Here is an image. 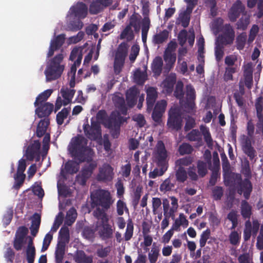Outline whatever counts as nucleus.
I'll use <instances>...</instances> for the list:
<instances>
[{
  "label": "nucleus",
  "instance_id": "nucleus-30",
  "mask_svg": "<svg viewBox=\"0 0 263 263\" xmlns=\"http://www.w3.org/2000/svg\"><path fill=\"white\" fill-rule=\"evenodd\" d=\"M41 215L35 213L32 216V219L31 221V225L30 227L31 231V234L32 236H35L38 233L40 226L41 224Z\"/></svg>",
  "mask_w": 263,
  "mask_h": 263
},
{
  "label": "nucleus",
  "instance_id": "nucleus-64",
  "mask_svg": "<svg viewBox=\"0 0 263 263\" xmlns=\"http://www.w3.org/2000/svg\"><path fill=\"white\" fill-rule=\"evenodd\" d=\"M13 210L12 208L8 209L3 218V224L5 227L10 224L13 218Z\"/></svg>",
  "mask_w": 263,
  "mask_h": 263
},
{
  "label": "nucleus",
  "instance_id": "nucleus-61",
  "mask_svg": "<svg viewBox=\"0 0 263 263\" xmlns=\"http://www.w3.org/2000/svg\"><path fill=\"white\" fill-rule=\"evenodd\" d=\"M134 231V224L132 220H129L127 224L125 233H124V239L125 241L129 240L133 237Z\"/></svg>",
  "mask_w": 263,
  "mask_h": 263
},
{
  "label": "nucleus",
  "instance_id": "nucleus-26",
  "mask_svg": "<svg viewBox=\"0 0 263 263\" xmlns=\"http://www.w3.org/2000/svg\"><path fill=\"white\" fill-rule=\"evenodd\" d=\"M73 259L77 263H92L93 262V256H87L83 250H77Z\"/></svg>",
  "mask_w": 263,
  "mask_h": 263
},
{
  "label": "nucleus",
  "instance_id": "nucleus-41",
  "mask_svg": "<svg viewBox=\"0 0 263 263\" xmlns=\"http://www.w3.org/2000/svg\"><path fill=\"white\" fill-rule=\"evenodd\" d=\"M147 73L146 71H142L140 69H137L134 73V79L135 82L138 85H143L147 80Z\"/></svg>",
  "mask_w": 263,
  "mask_h": 263
},
{
  "label": "nucleus",
  "instance_id": "nucleus-11",
  "mask_svg": "<svg viewBox=\"0 0 263 263\" xmlns=\"http://www.w3.org/2000/svg\"><path fill=\"white\" fill-rule=\"evenodd\" d=\"M196 92L191 85L186 86V98L182 104L184 111L187 113L194 114L195 112Z\"/></svg>",
  "mask_w": 263,
  "mask_h": 263
},
{
  "label": "nucleus",
  "instance_id": "nucleus-5",
  "mask_svg": "<svg viewBox=\"0 0 263 263\" xmlns=\"http://www.w3.org/2000/svg\"><path fill=\"white\" fill-rule=\"evenodd\" d=\"M125 122H126V118L122 116L120 112L114 111L105 120L104 126L111 130V135L115 138H118L120 126Z\"/></svg>",
  "mask_w": 263,
  "mask_h": 263
},
{
  "label": "nucleus",
  "instance_id": "nucleus-28",
  "mask_svg": "<svg viewBox=\"0 0 263 263\" xmlns=\"http://www.w3.org/2000/svg\"><path fill=\"white\" fill-rule=\"evenodd\" d=\"M163 65V63L161 57L157 56L153 60L151 68L154 76L158 77L161 74Z\"/></svg>",
  "mask_w": 263,
  "mask_h": 263
},
{
  "label": "nucleus",
  "instance_id": "nucleus-21",
  "mask_svg": "<svg viewBox=\"0 0 263 263\" xmlns=\"http://www.w3.org/2000/svg\"><path fill=\"white\" fill-rule=\"evenodd\" d=\"M41 143L39 140H34L32 143L30 144L26 151L25 156L29 161H32L36 156V154L40 153Z\"/></svg>",
  "mask_w": 263,
  "mask_h": 263
},
{
  "label": "nucleus",
  "instance_id": "nucleus-59",
  "mask_svg": "<svg viewBox=\"0 0 263 263\" xmlns=\"http://www.w3.org/2000/svg\"><path fill=\"white\" fill-rule=\"evenodd\" d=\"M142 188L140 186H137L134 193V196L132 200V205L135 209L137 207L139 204V200L141 196Z\"/></svg>",
  "mask_w": 263,
  "mask_h": 263
},
{
  "label": "nucleus",
  "instance_id": "nucleus-2",
  "mask_svg": "<svg viewBox=\"0 0 263 263\" xmlns=\"http://www.w3.org/2000/svg\"><path fill=\"white\" fill-rule=\"evenodd\" d=\"M87 144V140L83 136H78L72 139L69 151L71 156L79 162H84L88 160L86 153L91 155V149Z\"/></svg>",
  "mask_w": 263,
  "mask_h": 263
},
{
  "label": "nucleus",
  "instance_id": "nucleus-6",
  "mask_svg": "<svg viewBox=\"0 0 263 263\" xmlns=\"http://www.w3.org/2000/svg\"><path fill=\"white\" fill-rule=\"evenodd\" d=\"M200 130V132L197 129H192L187 134V139L190 141L200 143L202 141V135H203L204 140L208 146H212L213 145V139L209 128L204 125H201Z\"/></svg>",
  "mask_w": 263,
  "mask_h": 263
},
{
  "label": "nucleus",
  "instance_id": "nucleus-1",
  "mask_svg": "<svg viewBox=\"0 0 263 263\" xmlns=\"http://www.w3.org/2000/svg\"><path fill=\"white\" fill-rule=\"evenodd\" d=\"M91 199L92 207H96L93 212V216L103 222L108 221L109 219L106 211L110 209L114 202L110 192L104 189L96 190L91 194Z\"/></svg>",
  "mask_w": 263,
  "mask_h": 263
},
{
  "label": "nucleus",
  "instance_id": "nucleus-51",
  "mask_svg": "<svg viewBox=\"0 0 263 263\" xmlns=\"http://www.w3.org/2000/svg\"><path fill=\"white\" fill-rule=\"evenodd\" d=\"M237 67L227 66L223 74V79L225 82L233 80V74L237 72Z\"/></svg>",
  "mask_w": 263,
  "mask_h": 263
},
{
  "label": "nucleus",
  "instance_id": "nucleus-23",
  "mask_svg": "<svg viewBox=\"0 0 263 263\" xmlns=\"http://www.w3.org/2000/svg\"><path fill=\"white\" fill-rule=\"evenodd\" d=\"M193 10V7L192 5L187 6L186 9L179 14L178 20L181 23V25L184 28L188 27L191 18V14Z\"/></svg>",
  "mask_w": 263,
  "mask_h": 263
},
{
  "label": "nucleus",
  "instance_id": "nucleus-62",
  "mask_svg": "<svg viewBox=\"0 0 263 263\" xmlns=\"http://www.w3.org/2000/svg\"><path fill=\"white\" fill-rule=\"evenodd\" d=\"M183 84L181 81H178L176 85L175 89L174 92L175 97L178 99L183 98L184 92L183 90Z\"/></svg>",
  "mask_w": 263,
  "mask_h": 263
},
{
  "label": "nucleus",
  "instance_id": "nucleus-46",
  "mask_svg": "<svg viewBox=\"0 0 263 263\" xmlns=\"http://www.w3.org/2000/svg\"><path fill=\"white\" fill-rule=\"evenodd\" d=\"M176 181L179 183H184L187 178V172L184 167H179L175 172Z\"/></svg>",
  "mask_w": 263,
  "mask_h": 263
},
{
  "label": "nucleus",
  "instance_id": "nucleus-56",
  "mask_svg": "<svg viewBox=\"0 0 263 263\" xmlns=\"http://www.w3.org/2000/svg\"><path fill=\"white\" fill-rule=\"evenodd\" d=\"M241 235L236 231H233L229 236L230 243L233 246H238L240 241Z\"/></svg>",
  "mask_w": 263,
  "mask_h": 263
},
{
  "label": "nucleus",
  "instance_id": "nucleus-63",
  "mask_svg": "<svg viewBox=\"0 0 263 263\" xmlns=\"http://www.w3.org/2000/svg\"><path fill=\"white\" fill-rule=\"evenodd\" d=\"M193 162L191 157L188 156L177 160L175 162L176 165L179 167L187 166Z\"/></svg>",
  "mask_w": 263,
  "mask_h": 263
},
{
  "label": "nucleus",
  "instance_id": "nucleus-31",
  "mask_svg": "<svg viewBox=\"0 0 263 263\" xmlns=\"http://www.w3.org/2000/svg\"><path fill=\"white\" fill-rule=\"evenodd\" d=\"M255 107L257 112V117L258 118V122L257 123V131L261 132L263 135V108L262 104L259 102H257L255 104Z\"/></svg>",
  "mask_w": 263,
  "mask_h": 263
},
{
  "label": "nucleus",
  "instance_id": "nucleus-53",
  "mask_svg": "<svg viewBox=\"0 0 263 263\" xmlns=\"http://www.w3.org/2000/svg\"><path fill=\"white\" fill-rule=\"evenodd\" d=\"M148 10H144L143 14L144 15L143 18L141 21V30L142 31H147L148 30L151 26V21L148 16Z\"/></svg>",
  "mask_w": 263,
  "mask_h": 263
},
{
  "label": "nucleus",
  "instance_id": "nucleus-14",
  "mask_svg": "<svg viewBox=\"0 0 263 263\" xmlns=\"http://www.w3.org/2000/svg\"><path fill=\"white\" fill-rule=\"evenodd\" d=\"M245 7L240 0L236 1L230 9L228 16L231 22H235L241 14H246Z\"/></svg>",
  "mask_w": 263,
  "mask_h": 263
},
{
  "label": "nucleus",
  "instance_id": "nucleus-55",
  "mask_svg": "<svg viewBox=\"0 0 263 263\" xmlns=\"http://www.w3.org/2000/svg\"><path fill=\"white\" fill-rule=\"evenodd\" d=\"M175 186V183L172 182L170 178L166 179L160 185V190L163 192L171 191Z\"/></svg>",
  "mask_w": 263,
  "mask_h": 263
},
{
  "label": "nucleus",
  "instance_id": "nucleus-17",
  "mask_svg": "<svg viewBox=\"0 0 263 263\" xmlns=\"http://www.w3.org/2000/svg\"><path fill=\"white\" fill-rule=\"evenodd\" d=\"M65 39V34H61L55 36L53 40L51 41L49 51L47 54L48 58L52 57L54 51L59 50L63 46Z\"/></svg>",
  "mask_w": 263,
  "mask_h": 263
},
{
  "label": "nucleus",
  "instance_id": "nucleus-4",
  "mask_svg": "<svg viewBox=\"0 0 263 263\" xmlns=\"http://www.w3.org/2000/svg\"><path fill=\"white\" fill-rule=\"evenodd\" d=\"M171 200V207H170V201L164 198L162 200L163 210L164 218L161 223V227L162 230L165 229L169 224V218H175V213L178 208V199L175 196L170 197Z\"/></svg>",
  "mask_w": 263,
  "mask_h": 263
},
{
  "label": "nucleus",
  "instance_id": "nucleus-39",
  "mask_svg": "<svg viewBox=\"0 0 263 263\" xmlns=\"http://www.w3.org/2000/svg\"><path fill=\"white\" fill-rule=\"evenodd\" d=\"M141 16L136 12H134L129 17V24L127 25L129 27H133L134 30L137 32L140 30V22Z\"/></svg>",
  "mask_w": 263,
  "mask_h": 263
},
{
  "label": "nucleus",
  "instance_id": "nucleus-25",
  "mask_svg": "<svg viewBox=\"0 0 263 263\" xmlns=\"http://www.w3.org/2000/svg\"><path fill=\"white\" fill-rule=\"evenodd\" d=\"M112 99L115 106L118 109V111L123 115H126L127 107L124 98L118 95H115Z\"/></svg>",
  "mask_w": 263,
  "mask_h": 263
},
{
  "label": "nucleus",
  "instance_id": "nucleus-38",
  "mask_svg": "<svg viewBox=\"0 0 263 263\" xmlns=\"http://www.w3.org/2000/svg\"><path fill=\"white\" fill-rule=\"evenodd\" d=\"M52 89H47L40 93L36 98L35 101L34 103L35 107L42 105L43 103H46L45 102L48 98L51 96L52 93Z\"/></svg>",
  "mask_w": 263,
  "mask_h": 263
},
{
  "label": "nucleus",
  "instance_id": "nucleus-10",
  "mask_svg": "<svg viewBox=\"0 0 263 263\" xmlns=\"http://www.w3.org/2000/svg\"><path fill=\"white\" fill-rule=\"evenodd\" d=\"M127 55V46L125 43H121L118 46L115 54L114 68L115 72L119 73L123 66L125 59Z\"/></svg>",
  "mask_w": 263,
  "mask_h": 263
},
{
  "label": "nucleus",
  "instance_id": "nucleus-20",
  "mask_svg": "<svg viewBox=\"0 0 263 263\" xmlns=\"http://www.w3.org/2000/svg\"><path fill=\"white\" fill-rule=\"evenodd\" d=\"M158 97L157 89L153 87H149L146 90V104L147 111L151 112L153 109L156 100Z\"/></svg>",
  "mask_w": 263,
  "mask_h": 263
},
{
  "label": "nucleus",
  "instance_id": "nucleus-15",
  "mask_svg": "<svg viewBox=\"0 0 263 263\" xmlns=\"http://www.w3.org/2000/svg\"><path fill=\"white\" fill-rule=\"evenodd\" d=\"M250 137L242 135L240 138V143L242 149L244 153L247 155L250 160H252L255 156L256 151L252 146L251 139Z\"/></svg>",
  "mask_w": 263,
  "mask_h": 263
},
{
  "label": "nucleus",
  "instance_id": "nucleus-18",
  "mask_svg": "<svg viewBox=\"0 0 263 263\" xmlns=\"http://www.w3.org/2000/svg\"><path fill=\"white\" fill-rule=\"evenodd\" d=\"M70 11L71 14L79 18H85L88 11V8L86 5L83 2H79L76 5L72 6Z\"/></svg>",
  "mask_w": 263,
  "mask_h": 263
},
{
  "label": "nucleus",
  "instance_id": "nucleus-60",
  "mask_svg": "<svg viewBox=\"0 0 263 263\" xmlns=\"http://www.w3.org/2000/svg\"><path fill=\"white\" fill-rule=\"evenodd\" d=\"M197 172L200 177H204L208 173L206 163L202 161H198L197 162Z\"/></svg>",
  "mask_w": 263,
  "mask_h": 263
},
{
  "label": "nucleus",
  "instance_id": "nucleus-34",
  "mask_svg": "<svg viewBox=\"0 0 263 263\" xmlns=\"http://www.w3.org/2000/svg\"><path fill=\"white\" fill-rule=\"evenodd\" d=\"M75 161L70 160L65 163L64 169L67 174H73L77 173L79 170V163Z\"/></svg>",
  "mask_w": 263,
  "mask_h": 263
},
{
  "label": "nucleus",
  "instance_id": "nucleus-42",
  "mask_svg": "<svg viewBox=\"0 0 263 263\" xmlns=\"http://www.w3.org/2000/svg\"><path fill=\"white\" fill-rule=\"evenodd\" d=\"M65 246L57 244L55 251V263H62L65 253Z\"/></svg>",
  "mask_w": 263,
  "mask_h": 263
},
{
  "label": "nucleus",
  "instance_id": "nucleus-29",
  "mask_svg": "<svg viewBox=\"0 0 263 263\" xmlns=\"http://www.w3.org/2000/svg\"><path fill=\"white\" fill-rule=\"evenodd\" d=\"M102 228L99 231V234L102 239L105 240L111 238L113 234V230L112 229L111 226L108 223V221L103 222Z\"/></svg>",
  "mask_w": 263,
  "mask_h": 263
},
{
  "label": "nucleus",
  "instance_id": "nucleus-35",
  "mask_svg": "<svg viewBox=\"0 0 263 263\" xmlns=\"http://www.w3.org/2000/svg\"><path fill=\"white\" fill-rule=\"evenodd\" d=\"M250 23V16L245 14L236 22V28L237 30L245 31L247 29Z\"/></svg>",
  "mask_w": 263,
  "mask_h": 263
},
{
  "label": "nucleus",
  "instance_id": "nucleus-50",
  "mask_svg": "<svg viewBox=\"0 0 263 263\" xmlns=\"http://www.w3.org/2000/svg\"><path fill=\"white\" fill-rule=\"evenodd\" d=\"M247 39V33L245 32H243L237 35L236 39V45L237 49L240 50L244 48Z\"/></svg>",
  "mask_w": 263,
  "mask_h": 263
},
{
  "label": "nucleus",
  "instance_id": "nucleus-32",
  "mask_svg": "<svg viewBox=\"0 0 263 263\" xmlns=\"http://www.w3.org/2000/svg\"><path fill=\"white\" fill-rule=\"evenodd\" d=\"M59 241L58 245L66 246L69 241V230L68 227H63L59 232Z\"/></svg>",
  "mask_w": 263,
  "mask_h": 263
},
{
  "label": "nucleus",
  "instance_id": "nucleus-3",
  "mask_svg": "<svg viewBox=\"0 0 263 263\" xmlns=\"http://www.w3.org/2000/svg\"><path fill=\"white\" fill-rule=\"evenodd\" d=\"M63 59V54L60 53L49 60L45 70L47 82H51L61 77L65 68V65L62 64Z\"/></svg>",
  "mask_w": 263,
  "mask_h": 263
},
{
  "label": "nucleus",
  "instance_id": "nucleus-16",
  "mask_svg": "<svg viewBox=\"0 0 263 263\" xmlns=\"http://www.w3.org/2000/svg\"><path fill=\"white\" fill-rule=\"evenodd\" d=\"M166 106L167 102L164 100H162L157 102L152 115V119L155 122L160 123L161 122V118L165 112Z\"/></svg>",
  "mask_w": 263,
  "mask_h": 263
},
{
  "label": "nucleus",
  "instance_id": "nucleus-27",
  "mask_svg": "<svg viewBox=\"0 0 263 263\" xmlns=\"http://www.w3.org/2000/svg\"><path fill=\"white\" fill-rule=\"evenodd\" d=\"M240 213L244 219H250L253 214L252 207L246 199L241 202Z\"/></svg>",
  "mask_w": 263,
  "mask_h": 263
},
{
  "label": "nucleus",
  "instance_id": "nucleus-47",
  "mask_svg": "<svg viewBox=\"0 0 263 263\" xmlns=\"http://www.w3.org/2000/svg\"><path fill=\"white\" fill-rule=\"evenodd\" d=\"M160 249L158 246H155L154 243L151 252L148 254V259L150 263H156L159 256Z\"/></svg>",
  "mask_w": 263,
  "mask_h": 263
},
{
  "label": "nucleus",
  "instance_id": "nucleus-12",
  "mask_svg": "<svg viewBox=\"0 0 263 263\" xmlns=\"http://www.w3.org/2000/svg\"><path fill=\"white\" fill-rule=\"evenodd\" d=\"M114 170V168L109 163H103L99 168L96 176L97 181L105 183L111 181L115 176Z\"/></svg>",
  "mask_w": 263,
  "mask_h": 263
},
{
  "label": "nucleus",
  "instance_id": "nucleus-40",
  "mask_svg": "<svg viewBox=\"0 0 263 263\" xmlns=\"http://www.w3.org/2000/svg\"><path fill=\"white\" fill-rule=\"evenodd\" d=\"M176 81V79L175 76H170L164 80L163 84L167 93H171L173 91Z\"/></svg>",
  "mask_w": 263,
  "mask_h": 263
},
{
  "label": "nucleus",
  "instance_id": "nucleus-57",
  "mask_svg": "<svg viewBox=\"0 0 263 263\" xmlns=\"http://www.w3.org/2000/svg\"><path fill=\"white\" fill-rule=\"evenodd\" d=\"M220 32L226 35H229L231 36L235 37V32L233 26L230 24L227 23L223 25L221 27Z\"/></svg>",
  "mask_w": 263,
  "mask_h": 263
},
{
  "label": "nucleus",
  "instance_id": "nucleus-52",
  "mask_svg": "<svg viewBox=\"0 0 263 263\" xmlns=\"http://www.w3.org/2000/svg\"><path fill=\"white\" fill-rule=\"evenodd\" d=\"M153 171L149 173V177L150 178H156L158 176H162L167 171L168 167L165 166H157Z\"/></svg>",
  "mask_w": 263,
  "mask_h": 263
},
{
  "label": "nucleus",
  "instance_id": "nucleus-24",
  "mask_svg": "<svg viewBox=\"0 0 263 263\" xmlns=\"http://www.w3.org/2000/svg\"><path fill=\"white\" fill-rule=\"evenodd\" d=\"M139 94V91L136 86L132 87L128 90L126 94V99L129 107H133L136 105Z\"/></svg>",
  "mask_w": 263,
  "mask_h": 263
},
{
  "label": "nucleus",
  "instance_id": "nucleus-33",
  "mask_svg": "<svg viewBox=\"0 0 263 263\" xmlns=\"http://www.w3.org/2000/svg\"><path fill=\"white\" fill-rule=\"evenodd\" d=\"M49 123L50 122L48 119L45 118L40 121L36 128V134L37 137L41 138L46 134L47 128Z\"/></svg>",
  "mask_w": 263,
  "mask_h": 263
},
{
  "label": "nucleus",
  "instance_id": "nucleus-19",
  "mask_svg": "<svg viewBox=\"0 0 263 263\" xmlns=\"http://www.w3.org/2000/svg\"><path fill=\"white\" fill-rule=\"evenodd\" d=\"M253 186L249 178H245L240 183L237 193L239 195L243 194L244 198L246 200H248L250 198Z\"/></svg>",
  "mask_w": 263,
  "mask_h": 263
},
{
  "label": "nucleus",
  "instance_id": "nucleus-9",
  "mask_svg": "<svg viewBox=\"0 0 263 263\" xmlns=\"http://www.w3.org/2000/svg\"><path fill=\"white\" fill-rule=\"evenodd\" d=\"M85 135L90 140L96 141L102 139L101 127L97 121L91 120V125L88 123L83 125Z\"/></svg>",
  "mask_w": 263,
  "mask_h": 263
},
{
  "label": "nucleus",
  "instance_id": "nucleus-54",
  "mask_svg": "<svg viewBox=\"0 0 263 263\" xmlns=\"http://www.w3.org/2000/svg\"><path fill=\"white\" fill-rule=\"evenodd\" d=\"M227 218L232 223L231 230H234L238 224L237 212L235 210H232L228 214Z\"/></svg>",
  "mask_w": 263,
  "mask_h": 263
},
{
  "label": "nucleus",
  "instance_id": "nucleus-13",
  "mask_svg": "<svg viewBox=\"0 0 263 263\" xmlns=\"http://www.w3.org/2000/svg\"><path fill=\"white\" fill-rule=\"evenodd\" d=\"M96 166L97 164L95 163H90L88 165H85L81 172L76 176V182L80 185H85Z\"/></svg>",
  "mask_w": 263,
  "mask_h": 263
},
{
  "label": "nucleus",
  "instance_id": "nucleus-49",
  "mask_svg": "<svg viewBox=\"0 0 263 263\" xmlns=\"http://www.w3.org/2000/svg\"><path fill=\"white\" fill-rule=\"evenodd\" d=\"M119 38L121 40L126 39L128 41L133 40L134 38V34L132 27L127 25L121 33Z\"/></svg>",
  "mask_w": 263,
  "mask_h": 263
},
{
  "label": "nucleus",
  "instance_id": "nucleus-44",
  "mask_svg": "<svg viewBox=\"0 0 263 263\" xmlns=\"http://www.w3.org/2000/svg\"><path fill=\"white\" fill-rule=\"evenodd\" d=\"M77 216V213L76 210L73 208L70 209L66 214L65 224L68 226H71L75 221Z\"/></svg>",
  "mask_w": 263,
  "mask_h": 263
},
{
  "label": "nucleus",
  "instance_id": "nucleus-22",
  "mask_svg": "<svg viewBox=\"0 0 263 263\" xmlns=\"http://www.w3.org/2000/svg\"><path fill=\"white\" fill-rule=\"evenodd\" d=\"M53 109V105L49 102H46L39 105L36 107L35 112L39 118L48 117Z\"/></svg>",
  "mask_w": 263,
  "mask_h": 263
},
{
  "label": "nucleus",
  "instance_id": "nucleus-37",
  "mask_svg": "<svg viewBox=\"0 0 263 263\" xmlns=\"http://www.w3.org/2000/svg\"><path fill=\"white\" fill-rule=\"evenodd\" d=\"M234 40L235 37L221 33L217 37L216 43L224 46H227L232 45Z\"/></svg>",
  "mask_w": 263,
  "mask_h": 263
},
{
  "label": "nucleus",
  "instance_id": "nucleus-36",
  "mask_svg": "<svg viewBox=\"0 0 263 263\" xmlns=\"http://www.w3.org/2000/svg\"><path fill=\"white\" fill-rule=\"evenodd\" d=\"M168 37V31L165 29L156 33L153 37V42L156 45H160L166 42Z\"/></svg>",
  "mask_w": 263,
  "mask_h": 263
},
{
  "label": "nucleus",
  "instance_id": "nucleus-45",
  "mask_svg": "<svg viewBox=\"0 0 263 263\" xmlns=\"http://www.w3.org/2000/svg\"><path fill=\"white\" fill-rule=\"evenodd\" d=\"M105 8L99 0L93 1L89 6V13L91 14H97Z\"/></svg>",
  "mask_w": 263,
  "mask_h": 263
},
{
  "label": "nucleus",
  "instance_id": "nucleus-58",
  "mask_svg": "<svg viewBox=\"0 0 263 263\" xmlns=\"http://www.w3.org/2000/svg\"><path fill=\"white\" fill-rule=\"evenodd\" d=\"M224 46L215 42V55L217 62H219L222 59L224 55Z\"/></svg>",
  "mask_w": 263,
  "mask_h": 263
},
{
  "label": "nucleus",
  "instance_id": "nucleus-7",
  "mask_svg": "<svg viewBox=\"0 0 263 263\" xmlns=\"http://www.w3.org/2000/svg\"><path fill=\"white\" fill-rule=\"evenodd\" d=\"M154 161L157 166L168 167V155L164 142L159 140L153 152Z\"/></svg>",
  "mask_w": 263,
  "mask_h": 263
},
{
  "label": "nucleus",
  "instance_id": "nucleus-8",
  "mask_svg": "<svg viewBox=\"0 0 263 263\" xmlns=\"http://www.w3.org/2000/svg\"><path fill=\"white\" fill-rule=\"evenodd\" d=\"M168 127L172 130L178 131L182 126V118L181 110L178 107H172L168 112L167 121Z\"/></svg>",
  "mask_w": 263,
  "mask_h": 263
},
{
  "label": "nucleus",
  "instance_id": "nucleus-48",
  "mask_svg": "<svg viewBox=\"0 0 263 263\" xmlns=\"http://www.w3.org/2000/svg\"><path fill=\"white\" fill-rule=\"evenodd\" d=\"M70 111V108H64L61 111L59 112L56 116L57 123L59 125H61L64 122V120L66 119Z\"/></svg>",
  "mask_w": 263,
  "mask_h": 263
},
{
  "label": "nucleus",
  "instance_id": "nucleus-43",
  "mask_svg": "<svg viewBox=\"0 0 263 263\" xmlns=\"http://www.w3.org/2000/svg\"><path fill=\"white\" fill-rule=\"evenodd\" d=\"M163 59L166 63V68L171 70L173 67L176 60V53H164Z\"/></svg>",
  "mask_w": 263,
  "mask_h": 263
}]
</instances>
